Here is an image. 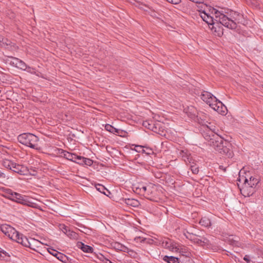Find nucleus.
Wrapping results in <instances>:
<instances>
[{
	"mask_svg": "<svg viewBox=\"0 0 263 263\" xmlns=\"http://www.w3.org/2000/svg\"><path fill=\"white\" fill-rule=\"evenodd\" d=\"M1 231L11 239L18 243L23 234H20L14 228L7 224H3L0 226Z\"/></svg>",
	"mask_w": 263,
	"mask_h": 263,
	"instance_id": "nucleus-6",
	"label": "nucleus"
},
{
	"mask_svg": "<svg viewBox=\"0 0 263 263\" xmlns=\"http://www.w3.org/2000/svg\"><path fill=\"white\" fill-rule=\"evenodd\" d=\"M238 241H236V240H234L233 242H232L231 244L232 245H235V246H237L238 245Z\"/></svg>",
	"mask_w": 263,
	"mask_h": 263,
	"instance_id": "nucleus-40",
	"label": "nucleus"
},
{
	"mask_svg": "<svg viewBox=\"0 0 263 263\" xmlns=\"http://www.w3.org/2000/svg\"><path fill=\"white\" fill-rule=\"evenodd\" d=\"M120 199L127 205L133 207H138L140 205V202L136 198H121Z\"/></svg>",
	"mask_w": 263,
	"mask_h": 263,
	"instance_id": "nucleus-16",
	"label": "nucleus"
},
{
	"mask_svg": "<svg viewBox=\"0 0 263 263\" xmlns=\"http://www.w3.org/2000/svg\"><path fill=\"white\" fill-rule=\"evenodd\" d=\"M144 146L141 145H136L135 150L138 153H142Z\"/></svg>",
	"mask_w": 263,
	"mask_h": 263,
	"instance_id": "nucleus-32",
	"label": "nucleus"
},
{
	"mask_svg": "<svg viewBox=\"0 0 263 263\" xmlns=\"http://www.w3.org/2000/svg\"><path fill=\"white\" fill-rule=\"evenodd\" d=\"M3 77V73L2 72H0V82L2 81V78Z\"/></svg>",
	"mask_w": 263,
	"mask_h": 263,
	"instance_id": "nucleus-42",
	"label": "nucleus"
},
{
	"mask_svg": "<svg viewBox=\"0 0 263 263\" xmlns=\"http://www.w3.org/2000/svg\"><path fill=\"white\" fill-rule=\"evenodd\" d=\"M184 110L191 118H194L195 117H197V110L194 106H187L186 108H184Z\"/></svg>",
	"mask_w": 263,
	"mask_h": 263,
	"instance_id": "nucleus-17",
	"label": "nucleus"
},
{
	"mask_svg": "<svg viewBox=\"0 0 263 263\" xmlns=\"http://www.w3.org/2000/svg\"><path fill=\"white\" fill-rule=\"evenodd\" d=\"M185 236L186 238L191 240V241H193L195 243H196L200 245L208 243V240L204 237L200 239L196 235L189 233L187 234H185Z\"/></svg>",
	"mask_w": 263,
	"mask_h": 263,
	"instance_id": "nucleus-11",
	"label": "nucleus"
},
{
	"mask_svg": "<svg viewBox=\"0 0 263 263\" xmlns=\"http://www.w3.org/2000/svg\"><path fill=\"white\" fill-rule=\"evenodd\" d=\"M168 2L173 4L177 5L181 2V0H166Z\"/></svg>",
	"mask_w": 263,
	"mask_h": 263,
	"instance_id": "nucleus-33",
	"label": "nucleus"
},
{
	"mask_svg": "<svg viewBox=\"0 0 263 263\" xmlns=\"http://www.w3.org/2000/svg\"><path fill=\"white\" fill-rule=\"evenodd\" d=\"M200 15L203 21L206 22L209 25H212L214 24L213 17L209 15L205 11H200ZM214 26H212V29H213Z\"/></svg>",
	"mask_w": 263,
	"mask_h": 263,
	"instance_id": "nucleus-14",
	"label": "nucleus"
},
{
	"mask_svg": "<svg viewBox=\"0 0 263 263\" xmlns=\"http://www.w3.org/2000/svg\"><path fill=\"white\" fill-rule=\"evenodd\" d=\"M96 188L97 191H98L101 193H103V192H104L105 190H106V188L104 187V186L101 184H98L96 186Z\"/></svg>",
	"mask_w": 263,
	"mask_h": 263,
	"instance_id": "nucleus-29",
	"label": "nucleus"
},
{
	"mask_svg": "<svg viewBox=\"0 0 263 263\" xmlns=\"http://www.w3.org/2000/svg\"><path fill=\"white\" fill-rule=\"evenodd\" d=\"M102 194L106 195V196H108L109 195V194H110V192L109 190H108L107 189H106V190H105L104 192H103Z\"/></svg>",
	"mask_w": 263,
	"mask_h": 263,
	"instance_id": "nucleus-38",
	"label": "nucleus"
},
{
	"mask_svg": "<svg viewBox=\"0 0 263 263\" xmlns=\"http://www.w3.org/2000/svg\"><path fill=\"white\" fill-rule=\"evenodd\" d=\"M0 177L1 178H5V175L3 173L0 172Z\"/></svg>",
	"mask_w": 263,
	"mask_h": 263,
	"instance_id": "nucleus-41",
	"label": "nucleus"
},
{
	"mask_svg": "<svg viewBox=\"0 0 263 263\" xmlns=\"http://www.w3.org/2000/svg\"><path fill=\"white\" fill-rule=\"evenodd\" d=\"M163 259L168 263H179L178 258L174 256H165Z\"/></svg>",
	"mask_w": 263,
	"mask_h": 263,
	"instance_id": "nucleus-20",
	"label": "nucleus"
},
{
	"mask_svg": "<svg viewBox=\"0 0 263 263\" xmlns=\"http://www.w3.org/2000/svg\"><path fill=\"white\" fill-rule=\"evenodd\" d=\"M85 157L77 156L74 162L77 163L81 165H84Z\"/></svg>",
	"mask_w": 263,
	"mask_h": 263,
	"instance_id": "nucleus-27",
	"label": "nucleus"
},
{
	"mask_svg": "<svg viewBox=\"0 0 263 263\" xmlns=\"http://www.w3.org/2000/svg\"><path fill=\"white\" fill-rule=\"evenodd\" d=\"M199 223L205 227H209L211 225L210 219L206 217H202L200 219Z\"/></svg>",
	"mask_w": 263,
	"mask_h": 263,
	"instance_id": "nucleus-22",
	"label": "nucleus"
},
{
	"mask_svg": "<svg viewBox=\"0 0 263 263\" xmlns=\"http://www.w3.org/2000/svg\"><path fill=\"white\" fill-rule=\"evenodd\" d=\"M11 170L22 175H27L28 173V170L27 167L24 165L16 164L15 162H14Z\"/></svg>",
	"mask_w": 263,
	"mask_h": 263,
	"instance_id": "nucleus-12",
	"label": "nucleus"
},
{
	"mask_svg": "<svg viewBox=\"0 0 263 263\" xmlns=\"http://www.w3.org/2000/svg\"><path fill=\"white\" fill-rule=\"evenodd\" d=\"M10 43V42L7 39L4 38L2 35H0V46H3L5 45H8Z\"/></svg>",
	"mask_w": 263,
	"mask_h": 263,
	"instance_id": "nucleus-26",
	"label": "nucleus"
},
{
	"mask_svg": "<svg viewBox=\"0 0 263 263\" xmlns=\"http://www.w3.org/2000/svg\"><path fill=\"white\" fill-rule=\"evenodd\" d=\"M185 158H186L187 161L190 162V156H186V157H185Z\"/></svg>",
	"mask_w": 263,
	"mask_h": 263,
	"instance_id": "nucleus-44",
	"label": "nucleus"
},
{
	"mask_svg": "<svg viewBox=\"0 0 263 263\" xmlns=\"http://www.w3.org/2000/svg\"><path fill=\"white\" fill-rule=\"evenodd\" d=\"M151 200H152L153 201H157V200H155L154 198H151Z\"/></svg>",
	"mask_w": 263,
	"mask_h": 263,
	"instance_id": "nucleus-46",
	"label": "nucleus"
},
{
	"mask_svg": "<svg viewBox=\"0 0 263 263\" xmlns=\"http://www.w3.org/2000/svg\"><path fill=\"white\" fill-rule=\"evenodd\" d=\"M14 162L8 160V159H4L3 161V166L9 170H11V167L13 166Z\"/></svg>",
	"mask_w": 263,
	"mask_h": 263,
	"instance_id": "nucleus-24",
	"label": "nucleus"
},
{
	"mask_svg": "<svg viewBox=\"0 0 263 263\" xmlns=\"http://www.w3.org/2000/svg\"><path fill=\"white\" fill-rule=\"evenodd\" d=\"M177 248L178 250L176 252H179L182 256L190 258L191 256V252L189 249L184 246H181L178 244Z\"/></svg>",
	"mask_w": 263,
	"mask_h": 263,
	"instance_id": "nucleus-15",
	"label": "nucleus"
},
{
	"mask_svg": "<svg viewBox=\"0 0 263 263\" xmlns=\"http://www.w3.org/2000/svg\"><path fill=\"white\" fill-rule=\"evenodd\" d=\"M243 259L247 262V263H251V261L250 260V257L248 255H246L244 257Z\"/></svg>",
	"mask_w": 263,
	"mask_h": 263,
	"instance_id": "nucleus-34",
	"label": "nucleus"
},
{
	"mask_svg": "<svg viewBox=\"0 0 263 263\" xmlns=\"http://www.w3.org/2000/svg\"><path fill=\"white\" fill-rule=\"evenodd\" d=\"M2 254L5 255V256H7L8 254L5 251L0 248V257L2 256Z\"/></svg>",
	"mask_w": 263,
	"mask_h": 263,
	"instance_id": "nucleus-36",
	"label": "nucleus"
},
{
	"mask_svg": "<svg viewBox=\"0 0 263 263\" xmlns=\"http://www.w3.org/2000/svg\"><path fill=\"white\" fill-rule=\"evenodd\" d=\"M99 259L101 260H102V261H104V260H105V259H106V258H105L104 257V256L102 255H101V257L99 258Z\"/></svg>",
	"mask_w": 263,
	"mask_h": 263,
	"instance_id": "nucleus-43",
	"label": "nucleus"
},
{
	"mask_svg": "<svg viewBox=\"0 0 263 263\" xmlns=\"http://www.w3.org/2000/svg\"><path fill=\"white\" fill-rule=\"evenodd\" d=\"M77 156V155L74 154H72L68 152H64V157L67 159L73 162L75 161Z\"/></svg>",
	"mask_w": 263,
	"mask_h": 263,
	"instance_id": "nucleus-23",
	"label": "nucleus"
},
{
	"mask_svg": "<svg viewBox=\"0 0 263 263\" xmlns=\"http://www.w3.org/2000/svg\"><path fill=\"white\" fill-rule=\"evenodd\" d=\"M48 252L50 254L55 257L58 259H59V260L61 261L64 263H67L69 261L68 257L67 256L52 248L48 249Z\"/></svg>",
	"mask_w": 263,
	"mask_h": 263,
	"instance_id": "nucleus-10",
	"label": "nucleus"
},
{
	"mask_svg": "<svg viewBox=\"0 0 263 263\" xmlns=\"http://www.w3.org/2000/svg\"><path fill=\"white\" fill-rule=\"evenodd\" d=\"M11 202H15L34 208H40V201L37 198H8Z\"/></svg>",
	"mask_w": 263,
	"mask_h": 263,
	"instance_id": "nucleus-8",
	"label": "nucleus"
},
{
	"mask_svg": "<svg viewBox=\"0 0 263 263\" xmlns=\"http://www.w3.org/2000/svg\"><path fill=\"white\" fill-rule=\"evenodd\" d=\"M92 163L93 162L91 159L85 158L84 165L90 166L92 164Z\"/></svg>",
	"mask_w": 263,
	"mask_h": 263,
	"instance_id": "nucleus-31",
	"label": "nucleus"
},
{
	"mask_svg": "<svg viewBox=\"0 0 263 263\" xmlns=\"http://www.w3.org/2000/svg\"><path fill=\"white\" fill-rule=\"evenodd\" d=\"M191 170L192 173L194 174H197L199 172L198 167L196 165H191Z\"/></svg>",
	"mask_w": 263,
	"mask_h": 263,
	"instance_id": "nucleus-30",
	"label": "nucleus"
},
{
	"mask_svg": "<svg viewBox=\"0 0 263 263\" xmlns=\"http://www.w3.org/2000/svg\"><path fill=\"white\" fill-rule=\"evenodd\" d=\"M191 1L196 3H203L204 2V0H191Z\"/></svg>",
	"mask_w": 263,
	"mask_h": 263,
	"instance_id": "nucleus-39",
	"label": "nucleus"
},
{
	"mask_svg": "<svg viewBox=\"0 0 263 263\" xmlns=\"http://www.w3.org/2000/svg\"><path fill=\"white\" fill-rule=\"evenodd\" d=\"M212 13L215 14L216 20L219 22L223 26L230 29H235L237 24L241 22L242 15L235 11L225 12L213 9Z\"/></svg>",
	"mask_w": 263,
	"mask_h": 263,
	"instance_id": "nucleus-2",
	"label": "nucleus"
},
{
	"mask_svg": "<svg viewBox=\"0 0 263 263\" xmlns=\"http://www.w3.org/2000/svg\"><path fill=\"white\" fill-rule=\"evenodd\" d=\"M105 129L107 131L114 134H120L121 130L119 129H117L113 127L112 125L107 124L105 125Z\"/></svg>",
	"mask_w": 263,
	"mask_h": 263,
	"instance_id": "nucleus-19",
	"label": "nucleus"
},
{
	"mask_svg": "<svg viewBox=\"0 0 263 263\" xmlns=\"http://www.w3.org/2000/svg\"><path fill=\"white\" fill-rule=\"evenodd\" d=\"M26 70L31 73H35L34 69L31 67L28 66H27V69Z\"/></svg>",
	"mask_w": 263,
	"mask_h": 263,
	"instance_id": "nucleus-35",
	"label": "nucleus"
},
{
	"mask_svg": "<svg viewBox=\"0 0 263 263\" xmlns=\"http://www.w3.org/2000/svg\"><path fill=\"white\" fill-rule=\"evenodd\" d=\"M153 241L156 245L161 246L164 248L168 249L171 251L175 252L178 250L177 248L178 243L168 238H164L159 239L155 238L154 239H153Z\"/></svg>",
	"mask_w": 263,
	"mask_h": 263,
	"instance_id": "nucleus-7",
	"label": "nucleus"
},
{
	"mask_svg": "<svg viewBox=\"0 0 263 263\" xmlns=\"http://www.w3.org/2000/svg\"><path fill=\"white\" fill-rule=\"evenodd\" d=\"M115 247L118 249L122 250L123 246L119 243H117L115 244Z\"/></svg>",
	"mask_w": 263,
	"mask_h": 263,
	"instance_id": "nucleus-37",
	"label": "nucleus"
},
{
	"mask_svg": "<svg viewBox=\"0 0 263 263\" xmlns=\"http://www.w3.org/2000/svg\"><path fill=\"white\" fill-rule=\"evenodd\" d=\"M18 141L21 144L35 149H40L38 145L39 138L30 133H23L20 135L17 138Z\"/></svg>",
	"mask_w": 263,
	"mask_h": 263,
	"instance_id": "nucleus-4",
	"label": "nucleus"
},
{
	"mask_svg": "<svg viewBox=\"0 0 263 263\" xmlns=\"http://www.w3.org/2000/svg\"><path fill=\"white\" fill-rule=\"evenodd\" d=\"M10 64L11 65L23 70H25L27 69V65L26 63L23 61L16 58H11Z\"/></svg>",
	"mask_w": 263,
	"mask_h": 263,
	"instance_id": "nucleus-13",
	"label": "nucleus"
},
{
	"mask_svg": "<svg viewBox=\"0 0 263 263\" xmlns=\"http://www.w3.org/2000/svg\"><path fill=\"white\" fill-rule=\"evenodd\" d=\"M184 161H185L187 163V161L185 158L184 159Z\"/></svg>",
	"mask_w": 263,
	"mask_h": 263,
	"instance_id": "nucleus-47",
	"label": "nucleus"
},
{
	"mask_svg": "<svg viewBox=\"0 0 263 263\" xmlns=\"http://www.w3.org/2000/svg\"><path fill=\"white\" fill-rule=\"evenodd\" d=\"M142 188L143 189L144 191H146V186H143Z\"/></svg>",
	"mask_w": 263,
	"mask_h": 263,
	"instance_id": "nucleus-45",
	"label": "nucleus"
},
{
	"mask_svg": "<svg viewBox=\"0 0 263 263\" xmlns=\"http://www.w3.org/2000/svg\"><path fill=\"white\" fill-rule=\"evenodd\" d=\"M142 153L146 154L147 155H149L153 153L152 149L146 147H143V151L142 152Z\"/></svg>",
	"mask_w": 263,
	"mask_h": 263,
	"instance_id": "nucleus-28",
	"label": "nucleus"
},
{
	"mask_svg": "<svg viewBox=\"0 0 263 263\" xmlns=\"http://www.w3.org/2000/svg\"><path fill=\"white\" fill-rule=\"evenodd\" d=\"M189 263H193V262H190V261H189Z\"/></svg>",
	"mask_w": 263,
	"mask_h": 263,
	"instance_id": "nucleus-48",
	"label": "nucleus"
},
{
	"mask_svg": "<svg viewBox=\"0 0 263 263\" xmlns=\"http://www.w3.org/2000/svg\"><path fill=\"white\" fill-rule=\"evenodd\" d=\"M18 243H20L25 247H29L35 251H36V248L40 247V245L42 244V243L38 240L32 238L29 239L23 235L21 238Z\"/></svg>",
	"mask_w": 263,
	"mask_h": 263,
	"instance_id": "nucleus-9",
	"label": "nucleus"
},
{
	"mask_svg": "<svg viewBox=\"0 0 263 263\" xmlns=\"http://www.w3.org/2000/svg\"><path fill=\"white\" fill-rule=\"evenodd\" d=\"M258 183V179L254 177L251 176L249 178V180L247 178V184L252 186V187H254V189Z\"/></svg>",
	"mask_w": 263,
	"mask_h": 263,
	"instance_id": "nucleus-21",
	"label": "nucleus"
},
{
	"mask_svg": "<svg viewBox=\"0 0 263 263\" xmlns=\"http://www.w3.org/2000/svg\"><path fill=\"white\" fill-rule=\"evenodd\" d=\"M202 135L208 142V144L213 147L216 151L228 157L233 156L232 145L229 141L215 134L208 127H206L204 130Z\"/></svg>",
	"mask_w": 263,
	"mask_h": 263,
	"instance_id": "nucleus-1",
	"label": "nucleus"
},
{
	"mask_svg": "<svg viewBox=\"0 0 263 263\" xmlns=\"http://www.w3.org/2000/svg\"><path fill=\"white\" fill-rule=\"evenodd\" d=\"M78 246L84 252L91 253L93 250V248L91 247L86 245L81 242L78 243Z\"/></svg>",
	"mask_w": 263,
	"mask_h": 263,
	"instance_id": "nucleus-18",
	"label": "nucleus"
},
{
	"mask_svg": "<svg viewBox=\"0 0 263 263\" xmlns=\"http://www.w3.org/2000/svg\"><path fill=\"white\" fill-rule=\"evenodd\" d=\"M237 181L240 193L244 197H250L253 195L255 192V189L247 184V177H241L239 175V178L237 179Z\"/></svg>",
	"mask_w": 263,
	"mask_h": 263,
	"instance_id": "nucleus-5",
	"label": "nucleus"
},
{
	"mask_svg": "<svg viewBox=\"0 0 263 263\" xmlns=\"http://www.w3.org/2000/svg\"><path fill=\"white\" fill-rule=\"evenodd\" d=\"M5 193H6L5 195H3V196L4 197H9L8 196L9 195L15 196H19V194H18L16 192H13V191H12L11 189H6Z\"/></svg>",
	"mask_w": 263,
	"mask_h": 263,
	"instance_id": "nucleus-25",
	"label": "nucleus"
},
{
	"mask_svg": "<svg viewBox=\"0 0 263 263\" xmlns=\"http://www.w3.org/2000/svg\"><path fill=\"white\" fill-rule=\"evenodd\" d=\"M201 99L206 104L220 114L226 113V107L211 93L204 91L201 94Z\"/></svg>",
	"mask_w": 263,
	"mask_h": 263,
	"instance_id": "nucleus-3",
	"label": "nucleus"
}]
</instances>
